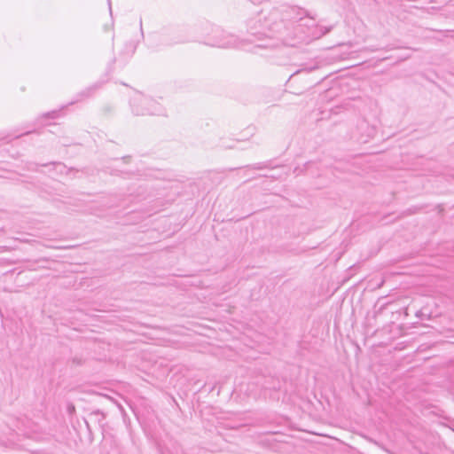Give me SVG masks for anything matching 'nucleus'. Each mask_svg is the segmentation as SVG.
Listing matches in <instances>:
<instances>
[{
    "label": "nucleus",
    "instance_id": "nucleus-6",
    "mask_svg": "<svg viewBox=\"0 0 454 454\" xmlns=\"http://www.w3.org/2000/svg\"><path fill=\"white\" fill-rule=\"evenodd\" d=\"M67 411L69 414H73L75 411L74 405L73 403L67 404Z\"/></svg>",
    "mask_w": 454,
    "mask_h": 454
},
{
    "label": "nucleus",
    "instance_id": "nucleus-8",
    "mask_svg": "<svg viewBox=\"0 0 454 454\" xmlns=\"http://www.w3.org/2000/svg\"><path fill=\"white\" fill-rule=\"evenodd\" d=\"M91 414L92 415H100L102 417V419H105V414L103 412H101L99 410L94 411Z\"/></svg>",
    "mask_w": 454,
    "mask_h": 454
},
{
    "label": "nucleus",
    "instance_id": "nucleus-2",
    "mask_svg": "<svg viewBox=\"0 0 454 454\" xmlns=\"http://www.w3.org/2000/svg\"><path fill=\"white\" fill-rule=\"evenodd\" d=\"M215 45L223 48L234 47L236 46V39L232 35H230L226 40L217 42Z\"/></svg>",
    "mask_w": 454,
    "mask_h": 454
},
{
    "label": "nucleus",
    "instance_id": "nucleus-4",
    "mask_svg": "<svg viewBox=\"0 0 454 454\" xmlns=\"http://www.w3.org/2000/svg\"><path fill=\"white\" fill-rule=\"evenodd\" d=\"M96 90L95 87H90V88H88L86 89L85 90H83L81 95L84 96V97H90L92 95V93L94 92V90Z\"/></svg>",
    "mask_w": 454,
    "mask_h": 454
},
{
    "label": "nucleus",
    "instance_id": "nucleus-14",
    "mask_svg": "<svg viewBox=\"0 0 454 454\" xmlns=\"http://www.w3.org/2000/svg\"><path fill=\"white\" fill-rule=\"evenodd\" d=\"M254 168H255V169H262V166L259 163L256 166H254Z\"/></svg>",
    "mask_w": 454,
    "mask_h": 454
},
{
    "label": "nucleus",
    "instance_id": "nucleus-11",
    "mask_svg": "<svg viewBox=\"0 0 454 454\" xmlns=\"http://www.w3.org/2000/svg\"><path fill=\"white\" fill-rule=\"evenodd\" d=\"M438 9H439L438 7H434V6H433V7H431V8H429V9H428V13H430V14H431V13H432V12H434V11H436V10H438Z\"/></svg>",
    "mask_w": 454,
    "mask_h": 454
},
{
    "label": "nucleus",
    "instance_id": "nucleus-9",
    "mask_svg": "<svg viewBox=\"0 0 454 454\" xmlns=\"http://www.w3.org/2000/svg\"><path fill=\"white\" fill-rule=\"evenodd\" d=\"M385 308H386V304L382 305L377 311H375V316L378 314H380Z\"/></svg>",
    "mask_w": 454,
    "mask_h": 454
},
{
    "label": "nucleus",
    "instance_id": "nucleus-13",
    "mask_svg": "<svg viewBox=\"0 0 454 454\" xmlns=\"http://www.w3.org/2000/svg\"><path fill=\"white\" fill-rule=\"evenodd\" d=\"M73 362L76 363L77 364H82V361L80 359H77V358H74Z\"/></svg>",
    "mask_w": 454,
    "mask_h": 454
},
{
    "label": "nucleus",
    "instance_id": "nucleus-3",
    "mask_svg": "<svg viewBox=\"0 0 454 454\" xmlns=\"http://www.w3.org/2000/svg\"><path fill=\"white\" fill-rule=\"evenodd\" d=\"M59 115V111H51L43 114V117L45 118H51V119H56Z\"/></svg>",
    "mask_w": 454,
    "mask_h": 454
},
{
    "label": "nucleus",
    "instance_id": "nucleus-10",
    "mask_svg": "<svg viewBox=\"0 0 454 454\" xmlns=\"http://www.w3.org/2000/svg\"><path fill=\"white\" fill-rule=\"evenodd\" d=\"M16 240H19L20 242H23V243H30L31 241L28 240V239H20V238H16L15 239Z\"/></svg>",
    "mask_w": 454,
    "mask_h": 454
},
{
    "label": "nucleus",
    "instance_id": "nucleus-5",
    "mask_svg": "<svg viewBox=\"0 0 454 454\" xmlns=\"http://www.w3.org/2000/svg\"><path fill=\"white\" fill-rule=\"evenodd\" d=\"M331 29H332V27H320V31L321 32H320V35H318V37L326 35L327 33H329L331 31Z\"/></svg>",
    "mask_w": 454,
    "mask_h": 454
},
{
    "label": "nucleus",
    "instance_id": "nucleus-1",
    "mask_svg": "<svg viewBox=\"0 0 454 454\" xmlns=\"http://www.w3.org/2000/svg\"><path fill=\"white\" fill-rule=\"evenodd\" d=\"M283 13V20L296 22L301 20L303 17L308 16V11L298 6H284L281 10H275L272 12Z\"/></svg>",
    "mask_w": 454,
    "mask_h": 454
},
{
    "label": "nucleus",
    "instance_id": "nucleus-15",
    "mask_svg": "<svg viewBox=\"0 0 454 454\" xmlns=\"http://www.w3.org/2000/svg\"><path fill=\"white\" fill-rule=\"evenodd\" d=\"M366 125H367V124H366V122H365V121H363V122H361L360 127H361V128H363V127H364V126H366Z\"/></svg>",
    "mask_w": 454,
    "mask_h": 454
},
{
    "label": "nucleus",
    "instance_id": "nucleus-7",
    "mask_svg": "<svg viewBox=\"0 0 454 454\" xmlns=\"http://www.w3.org/2000/svg\"><path fill=\"white\" fill-rule=\"evenodd\" d=\"M415 315L419 319H423L425 317V314L421 309L418 310Z\"/></svg>",
    "mask_w": 454,
    "mask_h": 454
},
{
    "label": "nucleus",
    "instance_id": "nucleus-12",
    "mask_svg": "<svg viewBox=\"0 0 454 454\" xmlns=\"http://www.w3.org/2000/svg\"><path fill=\"white\" fill-rule=\"evenodd\" d=\"M135 113H136V114H137V115H139V114H146V113H145V112H144V111H141V112H140V111H138V110H135Z\"/></svg>",
    "mask_w": 454,
    "mask_h": 454
}]
</instances>
